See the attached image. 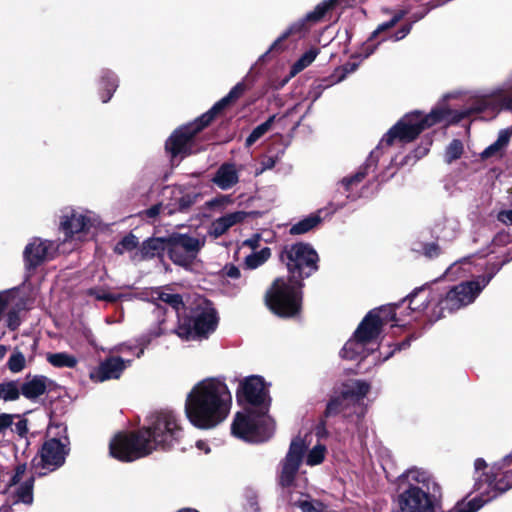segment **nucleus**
<instances>
[{"instance_id":"obj_3","label":"nucleus","mask_w":512,"mask_h":512,"mask_svg":"<svg viewBox=\"0 0 512 512\" xmlns=\"http://www.w3.org/2000/svg\"><path fill=\"white\" fill-rule=\"evenodd\" d=\"M470 110L456 112L445 107L439 106L431 110L430 113L423 115L419 111H414L404 115L379 142L377 148L372 151L366 163L352 176L341 180L340 185L350 191L353 186L361 183L368 174V170L375 167L379 158L380 150L392 145L395 141L408 143L413 141L423 130L432 127L440 122H451L467 117Z\"/></svg>"},{"instance_id":"obj_19","label":"nucleus","mask_w":512,"mask_h":512,"mask_svg":"<svg viewBox=\"0 0 512 512\" xmlns=\"http://www.w3.org/2000/svg\"><path fill=\"white\" fill-rule=\"evenodd\" d=\"M130 362L117 356L109 357L90 371L89 378L96 383L118 379Z\"/></svg>"},{"instance_id":"obj_41","label":"nucleus","mask_w":512,"mask_h":512,"mask_svg":"<svg viewBox=\"0 0 512 512\" xmlns=\"http://www.w3.org/2000/svg\"><path fill=\"white\" fill-rule=\"evenodd\" d=\"M463 153V144L460 140L454 139L446 148L445 161L452 163L459 159Z\"/></svg>"},{"instance_id":"obj_64","label":"nucleus","mask_w":512,"mask_h":512,"mask_svg":"<svg viewBox=\"0 0 512 512\" xmlns=\"http://www.w3.org/2000/svg\"><path fill=\"white\" fill-rule=\"evenodd\" d=\"M512 462V452L510 454H508L503 460H502V463L503 465H506V464H509Z\"/></svg>"},{"instance_id":"obj_17","label":"nucleus","mask_w":512,"mask_h":512,"mask_svg":"<svg viewBox=\"0 0 512 512\" xmlns=\"http://www.w3.org/2000/svg\"><path fill=\"white\" fill-rule=\"evenodd\" d=\"M55 245L52 241L41 238H33L25 247L23 252L24 262L27 269H34L52 258Z\"/></svg>"},{"instance_id":"obj_43","label":"nucleus","mask_w":512,"mask_h":512,"mask_svg":"<svg viewBox=\"0 0 512 512\" xmlns=\"http://www.w3.org/2000/svg\"><path fill=\"white\" fill-rule=\"evenodd\" d=\"M88 294L95 297L97 300H103L107 302H115L119 299V296L112 294L103 288H91L88 290Z\"/></svg>"},{"instance_id":"obj_22","label":"nucleus","mask_w":512,"mask_h":512,"mask_svg":"<svg viewBox=\"0 0 512 512\" xmlns=\"http://www.w3.org/2000/svg\"><path fill=\"white\" fill-rule=\"evenodd\" d=\"M399 480L403 487H415L429 492H435L438 488L428 471L416 467L406 470Z\"/></svg>"},{"instance_id":"obj_55","label":"nucleus","mask_w":512,"mask_h":512,"mask_svg":"<svg viewBox=\"0 0 512 512\" xmlns=\"http://www.w3.org/2000/svg\"><path fill=\"white\" fill-rule=\"evenodd\" d=\"M261 164H262L261 172H263L265 170L272 169L276 164V159L273 157H266L263 159Z\"/></svg>"},{"instance_id":"obj_50","label":"nucleus","mask_w":512,"mask_h":512,"mask_svg":"<svg viewBox=\"0 0 512 512\" xmlns=\"http://www.w3.org/2000/svg\"><path fill=\"white\" fill-rule=\"evenodd\" d=\"M497 219L505 225H512V209L500 211L497 215Z\"/></svg>"},{"instance_id":"obj_58","label":"nucleus","mask_w":512,"mask_h":512,"mask_svg":"<svg viewBox=\"0 0 512 512\" xmlns=\"http://www.w3.org/2000/svg\"><path fill=\"white\" fill-rule=\"evenodd\" d=\"M358 67V64L356 63H347L343 66L342 70L343 72H345V74L347 73H352L354 72Z\"/></svg>"},{"instance_id":"obj_38","label":"nucleus","mask_w":512,"mask_h":512,"mask_svg":"<svg viewBox=\"0 0 512 512\" xmlns=\"http://www.w3.org/2000/svg\"><path fill=\"white\" fill-rule=\"evenodd\" d=\"M101 86L106 89L107 94L102 96V102L106 103L117 88V79L112 72H105L102 76Z\"/></svg>"},{"instance_id":"obj_20","label":"nucleus","mask_w":512,"mask_h":512,"mask_svg":"<svg viewBox=\"0 0 512 512\" xmlns=\"http://www.w3.org/2000/svg\"><path fill=\"white\" fill-rule=\"evenodd\" d=\"M377 338L370 336L367 328H362L359 324L352 338H350L341 350V356L345 359L356 360L366 356V346Z\"/></svg>"},{"instance_id":"obj_4","label":"nucleus","mask_w":512,"mask_h":512,"mask_svg":"<svg viewBox=\"0 0 512 512\" xmlns=\"http://www.w3.org/2000/svg\"><path fill=\"white\" fill-rule=\"evenodd\" d=\"M232 395L221 378H206L196 383L186 396L185 414L200 429H211L223 422L231 409Z\"/></svg>"},{"instance_id":"obj_44","label":"nucleus","mask_w":512,"mask_h":512,"mask_svg":"<svg viewBox=\"0 0 512 512\" xmlns=\"http://www.w3.org/2000/svg\"><path fill=\"white\" fill-rule=\"evenodd\" d=\"M403 17V13H399V14H396L391 20H389L388 22H385V23H382L380 24L377 29L372 33L371 35V38L369 40L372 41L374 39H376V37L386 31V30H389L391 28H393Z\"/></svg>"},{"instance_id":"obj_56","label":"nucleus","mask_w":512,"mask_h":512,"mask_svg":"<svg viewBox=\"0 0 512 512\" xmlns=\"http://www.w3.org/2000/svg\"><path fill=\"white\" fill-rule=\"evenodd\" d=\"M161 210H162V205L157 204V205H154L151 208H149L146 211V214L148 217L153 218V217H156L157 215H159L161 213Z\"/></svg>"},{"instance_id":"obj_30","label":"nucleus","mask_w":512,"mask_h":512,"mask_svg":"<svg viewBox=\"0 0 512 512\" xmlns=\"http://www.w3.org/2000/svg\"><path fill=\"white\" fill-rule=\"evenodd\" d=\"M323 210H319L317 213L311 214L302 220L298 221L290 228V234L300 235L309 232L321 222L320 214Z\"/></svg>"},{"instance_id":"obj_61","label":"nucleus","mask_w":512,"mask_h":512,"mask_svg":"<svg viewBox=\"0 0 512 512\" xmlns=\"http://www.w3.org/2000/svg\"><path fill=\"white\" fill-rule=\"evenodd\" d=\"M259 238L255 237L253 239H248L245 241V244L250 246L251 248L255 249L258 246Z\"/></svg>"},{"instance_id":"obj_33","label":"nucleus","mask_w":512,"mask_h":512,"mask_svg":"<svg viewBox=\"0 0 512 512\" xmlns=\"http://www.w3.org/2000/svg\"><path fill=\"white\" fill-rule=\"evenodd\" d=\"M271 256V250L268 247L262 248L259 251L253 252L246 256L244 265L248 269H256L263 265Z\"/></svg>"},{"instance_id":"obj_2","label":"nucleus","mask_w":512,"mask_h":512,"mask_svg":"<svg viewBox=\"0 0 512 512\" xmlns=\"http://www.w3.org/2000/svg\"><path fill=\"white\" fill-rule=\"evenodd\" d=\"M182 430L176 416L169 411L157 414L149 426L134 433H120L110 443L112 457L131 462L151 454L158 448L172 446Z\"/></svg>"},{"instance_id":"obj_36","label":"nucleus","mask_w":512,"mask_h":512,"mask_svg":"<svg viewBox=\"0 0 512 512\" xmlns=\"http://www.w3.org/2000/svg\"><path fill=\"white\" fill-rule=\"evenodd\" d=\"M276 116H270L264 123L258 125L250 135L246 139V146L250 147L254 144L258 139H260L264 134H266L272 127V124L275 121Z\"/></svg>"},{"instance_id":"obj_28","label":"nucleus","mask_w":512,"mask_h":512,"mask_svg":"<svg viewBox=\"0 0 512 512\" xmlns=\"http://www.w3.org/2000/svg\"><path fill=\"white\" fill-rule=\"evenodd\" d=\"M166 319L162 318L158 320V324L156 327L151 328L145 335L141 336L138 339L139 346L136 357H141L144 353L145 348L150 344V342L157 337H160L168 332L165 327Z\"/></svg>"},{"instance_id":"obj_57","label":"nucleus","mask_w":512,"mask_h":512,"mask_svg":"<svg viewBox=\"0 0 512 512\" xmlns=\"http://www.w3.org/2000/svg\"><path fill=\"white\" fill-rule=\"evenodd\" d=\"M132 349V346L128 345V344H120L116 347L113 348V352H117V353H126L127 351L131 350Z\"/></svg>"},{"instance_id":"obj_10","label":"nucleus","mask_w":512,"mask_h":512,"mask_svg":"<svg viewBox=\"0 0 512 512\" xmlns=\"http://www.w3.org/2000/svg\"><path fill=\"white\" fill-rule=\"evenodd\" d=\"M217 325V317L214 308L209 303H204V306H198L195 310L192 319L179 322L176 329L172 330L182 339H194L205 337L207 334L213 332Z\"/></svg>"},{"instance_id":"obj_54","label":"nucleus","mask_w":512,"mask_h":512,"mask_svg":"<svg viewBox=\"0 0 512 512\" xmlns=\"http://www.w3.org/2000/svg\"><path fill=\"white\" fill-rule=\"evenodd\" d=\"M424 253L430 258L435 257L439 254V247L436 244H429L425 247Z\"/></svg>"},{"instance_id":"obj_18","label":"nucleus","mask_w":512,"mask_h":512,"mask_svg":"<svg viewBox=\"0 0 512 512\" xmlns=\"http://www.w3.org/2000/svg\"><path fill=\"white\" fill-rule=\"evenodd\" d=\"M239 401H245L251 405H262L267 398V388L262 377L252 375L240 382L237 390Z\"/></svg>"},{"instance_id":"obj_6","label":"nucleus","mask_w":512,"mask_h":512,"mask_svg":"<svg viewBox=\"0 0 512 512\" xmlns=\"http://www.w3.org/2000/svg\"><path fill=\"white\" fill-rule=\"evenodd\" d=\"M274 429V421L263 409L238 412L231 425L232 434L235 437L251 443L268 440L273 435Z\"/></svg>"},{"instance_id":"obj_40","label":"nucleus","mask_w":512,"mask_h":512,"mask_svg":"<svg viewBox=\"0 0 512 512\" xmlns=\"http://www.w3.org/2000/svg\"><path fill=\"white\" fill-rule=\"evenodd\" d=\"M7 366L9 370L13 373L21 372L26 366V358L24 354L19 350H15L10 355L7 362Z\"/></svg>"},{"instance_id":"obj_63","label":"nucleus","mask_w":512,"mask_h":512,"mask_svg":"<svg viewBox=\"0 0 512 512\" xmlns=\"http://www.w3.org/2000/svg\"><path fill=\"white\" fill-rule=\"evenodd\" d=\"M155 313L158 318H160L162 315H165L167 311L163 310L160 306H157L155 309Z\"/></svg>"},{"instance_id":"obj_37","label":"nucleus","mask_w":512,"mask_h":512,"mask_svg":"<svg viewBox=\"0 0 512 512\" xmlns=\"http://www.w3.org/2000/svg\"><path fill=\"white\" fill-rule=\"evenodd\" d=\"M174 200L178 205L179 211H184L188 209L192 204L196 202L198 194L196 193H186L182 194L181 190L176 189L173 190Z\"/></svg>"},{"instance_id":"obj_27","label":"nucleus","mask_w":512,"mask_h":512,"mask_svg":"<svg viewBox=\"0 0 512 512\" xmlns=\"http://www.w3.org/2000/svg\"><path fill=\"white\" fill-rule=\"evenodd\" d=\"M47 379L43 376H36L33 379L25 382L20 387L21 394L27 399H36L43 395L46 391Z\"/></svg>"},{"instance_id":"obj_48","label":"nucleus","mask_w":512,"mask_h":512,"mask_svg":"<svg viewBox=\"0 0 512 512\" xmlns=\"http://www.w3.org/2000/svg\"><path fill=\"white\" fill-rule=\"evenodd\" d=\"M18 421L10 428L12 432L17 433L20 436H24L27 432V421L24 419L17 418Z\"/></svg>"},{"instance_id":"obj_9","label":"nucleus","mask_w":512,"mask_h":512,"mask_svg":"<svg viewBox=\"0 0 512 512\" xmlns=\"http://www.w3.org/2000/svg\"><path fill=\"white\" fill-rule=\"evenodd\" d=\"M206 236L197 232L168 235V256L179 266L189 267L205 246Z\"/></svg>"},{"instance_id":"obj_45","label":"nucleus","mask_w":512,"mask_h":512,"mask_svg":"<svg viewBox=\"0 0 512 512\" xmlns=\"http://www.w3.org/2000/svg\"><path fill=\"white\" fill-rule=\"evenodd\" d=\"M458 231V223L455 220H446L445 227L440 232V237L445 240L453 239Z\"/></svg>"},{"instance_id":"obj_14","label":"nucleus","mask_w":512,"mask_h":512,"mask_svg":"<svg viewBox=\"0 0 512 512\" xmlns=\"http://www.w3.org/2000/svg\"><path fill=\"white\" fill-rule=\"evenodd\" d=\"M8 490L15 496L16 502L27 505L33 502L34 477L26 472V465L15 468L14 474L8 481Z\"/></svg>"},{"instance_id":"obj_7","label":"nucleus","mask_w":512,"mask_h":512,"mask_svg":"<svg viewBox=\"0 0 512 512\" xmlns=\"http://www.w3.org/2000/svg\"><path fill=\"white\" fill-rule=\"evenodd\" d=\"M370 390V385L362 380H350L344 384L341 394L327 404L326 416L343 413L345 417L353 414L359 419L366 412L364 398Z\"/></svg>"},{"instance_id":"obj_26","label":"nucleus","mask_w":512,"mask_h":512,"mask_svg":"<svg viewBox=\"0 0 512 512\" xmlns=\"http://www.w3.org/2000/svg\"><path fill=\"white\" fill-rule=\"evenodd\" d=\"M146 295L153 302L162 301L169 304L175 311V315L180 317V310L184 304L179 294L171 293L169 288H153Z\"/></svg>"},{"instance_id":"obj_16","label":"nucleus","mask_w":512,"mask_h":512,"mask_svg":"<svg viewBox=\"0 0 512 512\" xmlns=\"http://www.w3.org/2000/svg\"><path fill=\"white\" fill-rule=\"evenodd\" d=\"M337 0H329L324 1L318 4L313 11L309 12L304 19L299 20L298 22L292 24L285 32L282 33L270 46L269 50L262 55L261 59L266 57V55L272 51L280 50L281 44L284 40H286L291 34L300 33L305 29V24L307 21L317 22L319 21L325 13L333 7Z\"/></svg>"},{"instance_id":"obj_35","label":"nucleus","mask_w":512,"mask_h":512,"mask_svg":"<svg viewBox=\"0 0 512 512\" xmlns=\"http://www.w3.org/2000/svg\"><path fill=\"white\" fill-rule=\"evenodd\" d=\"M318 49L312 48L306 51L292 66L291 68V76H295L306 67H308L317 57Z\"/></svg>"},{"instance_id":"obj_47","label":"nucleus","mask_w":512,"mask_h":512,"mask_svg":"<svg viewBox=\"0 0 512 512\" xmlns=\"http://www.w3.org/2000/svg\"><path fill=\"white\" fill-rule=\"evenodd\" d=\"M16 418H19V416L15 415V414L1 413L0 414V434H4L7 429H10L13 426L14 420Z\"/></svg>"},{"instance_id":"obj_52","label":"nucleus","mask_w":512,"mask_h":512,"mask_svg":"<svg viewBox=\"0 0 512 512\" xmlns=\"http://www.w3.org/2000/svg\"><path fill=\"white\" fill-rule=\"evenodd\" d=\"M11 299H12V294H10L9 292H1L0 293V314L10 304Z\"/></svg>"},{"instance_id":"obj_29","label":"nucleus","mask_w":512,"mask_h":512,"mask_svg":"<svg viewBox=\"0 0 512 512\" xmlns=\"http://www.w3.org/2000/svg\"><path fill=\"white\" fill-rule=\"evenodd\" d=\"M491 96L500 100L501 108L512 110V74L491 92Z\"/></svg>"},{"instance_id":"obj_1","label":"nucleus","mask_w":512,"mask_h":512,"mask_svg":"<svg viewBox=\"0 0 512 512\" xmlns=\"http://www.w3.org/2000/svg\"><path fill=\"white\" fill-rule=\"evenodd\" d=\"M281 258L285 262L289 277L277 278L266 293V304L280 317H292L299 313L302 302V280L318 269V254L307 243L286 246Z\"/></svg>"},{"instance_id":"obj_5","label":"nucleus","mask_w":512,"mask_h":512,"mask_svg":"<svg viewBox=\"0 0 512 512\" xmlns=\"http://www.w3.org/2000/svg\"><path fill=\"white\" fill-rule=\"evenodd\" d=\"M244 91L245 85L242 82L236 84L230 92L215 103L208 112L196 119L193 123L177 129L167 140L165 146L171 157L176 158L177 156H180V158H183L190 154L193 136L206 127L217 113L223 110L231 102L237 100Z\"/></svg>"},{"instance_id":"obj_46","label":"nucleus","mask_w":512,"mask_h":512,"mask_svg":"<svg viewBox=\"0 0 512 512\" xmlns=\"http://www.w3.org/2000/svg\"><path fill=\"white\" fill-rule=\"evenodd\" d=\"M245 512H259L257 495L254 492H248L243 504Z\"/></svg>"},{"instance_id":"obj_24","label":"nucleus","mask_w":512,"mask_h":512,"mask_svg":"<svg viewBox=\"0 0 512 512\" xmlns=\"http://www.w3.org/2000/svg\"><path fill=\"white\" fill-rule=\"evenodd\" d=\"M221 190H229L239 182V171L233 163L222 164L212 178Z\"/></svg>"},{"instance_id":"obj_11","label":"nucleus","mask_w":512,"mask_h":512,"mask_svg":"<svg viewBox=\"0 0 512 512\" xmlns=\"http://www.w3.org/2000/svg\"><path fill=\"white\" fill-rule=\"evenodd\" d=\"M67 454L66 441L63 442L55 438L47 440L43 444L39 456L33 459L35 472L39 475H45L47 472L56 470L64 464Z\"/></svg>"},{"instance_id":"obj_51","label":"nucleus","mask_w":512,"mask_h":512,"mask_svg":"<svg viewBox=\"0 0 512 512\" xmlns=\"http://www.w3.org/2000/svg\"><path fill=\"white\" fill-rule=\"evenodd\" d=\"M410 30H411V25L410 24L406 25V26L402 27L400 30H398L395 34L391 35L390 39L395 42L399 41V40L405 38L409 34Z\"/></svg>"},{"instance_id":"obj_32","label":"nucleus","mask_w":512,"mask_h":512,"mask_svg":"<svg viewBox=\"0 0 512 512\" xmlns=\"http://www.w3.org/2000/svg\"><path fill=\"white\" fill-rule=\"evenodd\" d=\"M46 360L56 368H74L78 364V359L67 352L48 353Z\"/></svg>"},{"instance_id":"obj_15","label":"nucleus","mask_w":512,"mask_h":512,"mask_svg":"<svg viewBox=\"0 0 512 512\" xmlns=\"http://www.w3.org/2000/svg\"><path fill=\"white\" fill-rule=\"evenodd\" d=\"M97 221L90 211L66 209L60 221V227L67 237L88 230Z\"/></svg>"},{"instance_id":"obj_42","label":"nucleus","mask_w":512,"mask_h":512,"mask_svg":"<svg viewBox=\"0 0 512 512\" xmlns=\"http://www.w3.org/2000/svg\"><path fill=\"white\" fill-rule=\"evenodd\" d=\"M326 448L324 445L318 444L308 453L306 458L307 465L315 466L320 464L325 457Z\"/></svg>"},{"instance_id":"obj_60","label":"nucleus","mask_w":512,"mask_h":512,"mask_svg":"<svg viewBox=\"0 0 512 512\" xmlns=\"http://www.w3.org/2000/svg\"><path fill=\"white\" fill-rule=\"evenodd\" d=\"M196 447L201 450V451H204V453H209L210 451V448L208 446V444L205 442V441H202V440H199L196 442Z\"/></svg>"},{"instance_id":"obj_62","label":"nucleus","mask_w":512,"mask_h":512,"mask_svg":"<svg viewBox=\"0 0 512 512\" xmlns=\"http://www.w3.org/2000/svg\"><path fill=\"white\" fill-rule=\"evenodd\" d=\"M466 262H467V259H464V260H462V261H460V262H456V263L452 264V265L448 268L447 272H449V273H453V272H454V271H455V270H456L460 265H462V264H464V263H466Z\"/></svg>"},{"instance_id":"obj_23","label":"nucleus","mask_w":512,"mask_h":512,"mask_svg":"<svg viewBox=\"0 0 512 512\" xmlns=\"http://www.w3.org/2000/svg\"><path fill=\"white\" fill-rule=\"evenodd\" d=\"M165 251L168 252V236L154 237L145 240L140 249L133 255L134 260H142L161 256Z\"/></svg>"},{"instance_id":"obj_31","label":"nucleus","mask_w":512,"mask_h":512,"mask_svg":"<svg viewBox=\"0 0 512 512\" xmlns=\"http://www.w3.org/2000/svg\"><path fill=\"white\" fill-rule=\"evenodd\" d=\"M430 292L425 287L417 288L409 296V309L414 312H422L428 306Z\"/></svg>"},{"instance_id":"obj_59","label":"nucleus","mask_w":512,"mask_h":512,"mask_svg":"<svg viewBox=\"0 0 512 512\" xmlns=\"http://www.w3.org/2000/svg\"><path fill=\"white\" fill-rule=\"evenodd\" d=\"M375 48L376 47L373 46L371 43H367L364 47L363 57L367 58L368 56H370L374 52Z\"/></svg>"},{"instance_id":"obj_12","label":"nucleus","mask_w":512,"mask_h":512,"mask_svg":"<svg viewBox=\"0 0 512 512\" xmlns=\"http://www.w3.org/2000/svg\"><path fill=\"white\" fill-rule=\"evenodd\" d=\"M433 493L415 487H402L397 497L400 512H435Z\"/></svg>"},{"instance_id":"obj_8","label":"nucleus","mask_w":512,"mask_h":512,"mask_svg":"<svg viewBox=\"0 0 512 512\" xmlns=\"http://www.w3.org/2000/svg\"><path fill=\"white\" fill-rule=\"evenodd\" d=\"M493 275L479 276L475 280L462 282L451 288L445 297L439 300V312L435 318L443 317L445 311L450 313L473 303L481 291L489 284Z\"/></svg>"},{"instance_id":"obj_49","label":"nucleus","mask_w":512,"mask_h":512,"mask_svg":"<svg viewBox=\"0 0 512 512\" xmlns=\"http://www.w3.org/2000/svg\"><path fill=\"white\" fill-rule=\"evenodd\" d=\"M222 273L224 276L231 278V279H238L240 277V270L235 265H226L222 269Z\"/></svg>"},{"instance_id":"obj_39","label":"nucleus","mask_w":512,"mask_h":512,"mask_svg":"<svg viewBox=\"0 0 512 512\" xmlns=\"http://www.w3.org/2000/svg\"><path fill=\"white\" fill-rule=\"evenodd\" d=\"M139 242L138 238L133 234H128L118 242L114 248L117 254H124L126 252L133 251L137 248Z\"/></svg>"},{"instance_id":"obj_13","label":"nucleus","mask_w":512,"mask_h":512,"mask_svg":"<svg viewBox=\"0 0 512 512\" xmlns=\"http://www.w3.org/2000/svg\"><path fill=\"white\" fill-rule=\"evenodd\" d=\"M307 447L306 442L300 437H296L291 441L289 450L282 462L280 473V483L283 487L292 486Z\"/></svg>"},{"instance_id":"obj_25","label":"nucleus","mask_w":512,"mask_h":512,"mask_svg":"<svg viewBox=\"0 0 512 512\" xmlns=\"http://www.w3.org/2000/svg\"><path fill=\"white\" fill-rule=\"evenodd\" d=\"M248 213L235 211L215 219L211 224V234L214 237L223 235L229 228L244 221Z\"/></svg>"},{"instance_id":"obj_53","label":"nucleus","mask_w":512,"mask_h":512,"mask_svg":"<svg viewBox=\"0 0 512 512\" xmlns=\"http://www.w3.org/2000/svg\"><path fill=\"white\" fill-rule=\"evenodd\" d=\"M20 324L19 317L15 311H10L8 313V326L10 329H16Z\"/></svg>"},{"instance_id":"obj_21","label":"nucleus","mask_w":512,"mask_h":512,"mask_svg":"<svg viewBox=\"0 0 512 512\" xmlns=\"http://www.w3.org/2000/svg\"><path fill=\"white\" fill-rule=\"evenodd\" d=\"M390 321H400L396 317L395 305H386L370 311L362 320V328L369 330L370 336H378L381 333L382 326Z\"/></svg>"},{"instance_id":"obj_34","label":"nucleus","mask_w":512,"mask_h":512,"mask_svg":"<svg viewBox=\"0 0 512 512\" xmlns=\"http://www.w3.org/2000/svg\"><path fill=\"white\" fill-rule=\"evenodd\" d=\"M21 390L17 381L0 383V400L5 402L15 401L20 397Z\"/></svg>"}]
</instances>
